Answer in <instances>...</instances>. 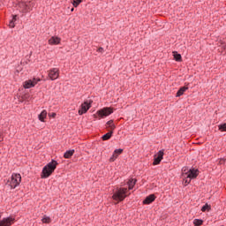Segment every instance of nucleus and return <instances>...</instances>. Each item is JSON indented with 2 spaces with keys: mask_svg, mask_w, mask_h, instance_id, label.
<instances>
[{
  "mask_svg": "<svg viewBox=\"0 0 226 226\" xmlns=\"http://www.w3.org/2000/svg\"><path fill=\"white\" fill-rule=\"evenodd\" d=\"M183 177L185 178V183L190 184L192 179H195L199 176V170L183 168Z\"/></svg>",
  "mask_w": 226,
  "mask_h": 226,
  "instance_id": "f257e3e1",
  "label": "nucleus"
},
{
  "mask_svg": "<svg viewBox=\"0 0 226 226\" xmlns=\"http://www.w3.org/2000/svg\"><path fill=\"white\" fill-rule=\"evenodd\" d=\"M128 189L127 188H118L113 193L112 199L113 200H117V202H123L125 197H128Z\"/></svg>",
  "mask_w": 226,
  "mask_h": 226,
  "instance_id": "f03ea898",
  "label": "nucleus"
},
{
  "mask_svg": "<svg viewBox=\"0 0 226 226\" xmlns=\"http://www.w3.org/2000/svg\"><path fill=\"white\" fill-rule=\"evenodd\" d=\"M57 167V162L53 160L49 163H48L42 170V177L47 178L56 170Z\"/></svg>",
  "mask_w": 226,
  "mask_h": 226,
  "instance_id": "7ed1b4c3",
  "label": "nucleus"
},
{
  "mask_svg": "<svg viewBox=\"0 0 226 226\" xmlns=\"http://www.w3.org/2000/svg\"><path fill=\"white\" fill-rule=\"evenodd\" d=\"M22 177L20 176V174L13 173L11 175V180H9V185L11 188H17V186L20 185Z\"/></svg>",
  "mask_w": 226,
  "mask_h": 226,
  "instance_id": "20e7f679",
  "label": "nucleus"
},
{
  "mask_svg": "<svg viewBox=\"0 0 226 226\" xmlns=\"http://www.w3.org/2000/svg\"><path fill=\"white\" fill-rule=\"evenodd\" d=\"M114 110L112 108H103L96 112L97 116L100 117V119L103 117H107L112 114Z\"/></svg>",
  "mask_w": 226,
  "mask_h": 226,
  "instance_id": "39448f33",
  "label": "nucleus"
},
{
  "mask_svg": "<svg viewBox=\"0 0 226 226\" xmlns=\"http://www.w3.org/2000/svg\"><path fill=\"white\" fill-rule=\"evenodd\" d=\"M40 82V79L34 78L32 79H28L24 82L23 86L25 89H31V87H34L36 84Z\"/></svg>",
  "mask_w": 226,
  "mask_h": 226,
  "instance_id": "423d86ee",
  "label": "nucleus"
},
{
  "mask_svg": "<svg viewBox=\"0 0 226 226\" xmlns=\"http://www.w3.org/2000/svg\"><path fill=\"white\" fill-rule=\"evenodd\" d=\"M15 223V217L9 216L0 220V226H11Z\"/></svg>",
  "mask_w": 226,
  "mask_h": 226,
  "instance_id": "0eeeda50",
  "label": "nucleus"
},
{
  "mask_svg": "<svg viewBox=\"0 0 226 226\" xmlns=\"http://www.w3.org/2000/svg\"><path fill=\"white\" fill-rule=\"evenodd\" d=\"M48 76L50 79V80H56V79H59V69L58 68H52L49 71H48Z\"/></svg>",
  "mask_w": 226,
  "mask_h": 226,
  "instance_id": "6e6552de",
  "label": "nucleus"
},
{
  "mask_svg": "<svg viewBox=\"0 0 226 226\" xmlns=\"http://www.w3.org/2000/svg\"><path fill=\"white\" fill-rule=\"evenodd\" d=\"M88 109H91V102L86 101L85 103L81 104V108L79 109L78 113L79 116H82V114L87 112Z\"/></svg>",
  "mask_w": 226,
  "mask_h": 226,
  "instance_id": "1a4fd4ad",
  "label": "nucleus"
},
{
  "mask_svg": "<svg viewBox=\"0 0 226 226\" xmlns=\"http://www.w3.org/2000/svg\"><path fill=\"white\" fill-rule=\"evenodd\" d=\"M163 160V150H160L154 158L153 165H160V162Z\"/></svg>",
  "mask_w": 226,
  "mask_h": 226,
  "instance_id": "9d476101",
  "label": "nucleus"
},
{
  "mask_svg": "<svg viewBox=\"0 0 226 226\" xmlns=\"http://www.w3.org/2000/svg\"><path fill=\"white\" fill-rule=\"evenodd\" d=\"M60 43H61V38H59L57 36H52L49 40V45H59Z\"/></svg>",
  "mask_w": 226,
  "mask_h": 226,
  "instance_id": "9b49d317",
  "label": "nucleus"
},
{
  "mask_svg": "<svg viewBox=\"0 0 226 226\" xmlns=\"http://www.w3.org/2000/svg\"><path fill=\"white\" fill-rule=\"evenodd\" d=\"M123 153V149L119 148V149H116L112 154V156L110 157L109 161L110 162H115L116 158H117V156H119V154H121Z\"/></svg>",
  "mask_w": 226,
  "mask_h": 226,
  "instance_id": "f8f14e48",
  "label": "nucleus"
},
{
  "mask_svg": "<svg viewBox=\"0 0 226 226\" xmlns=\"http://www.w3.org/2000/svg\"><path fill=\"white\" fill-rule=\"evenodd\" d=\"M26 11H31L34 6H36V4H34V1L33 0H28L26 2Z\"/></svg>",
  "mask_w": 226,
  "mask_h": 226,
  "instance_id": "ddd939ff",
  "label": "nucleus"
},
{
  "mask_svg": "<svg viewBox=\"0 0 226 226\" xmlns=\"http://www.w3.org/2000/svg\"><path fill=\"white\" fill-rule=\"evenodd\" d=\"M154 199H156L154 194H150L144 200L143 204H151V202H154Z\"/></svg>",
  "mask_w": 226,
  "mask_h": 226,
  "instance_id": "4468645a",
  "label": "nucleus"
},
{
  "mask_svg": "<svg viewBox=\"0 0 226 226\" xmlns=\"http://www.w3.org/2000/svg\"><path fill=\"white\" fill-rule=\"evenodd\" d=\"M18 6H19L20 11H22V13H26L27 7H26V2H20Z\"/></svg>",
  "mask_w": 226,
  "mask_h": 226,
  "instance_id": "2eb2a0df",
  "label": "nucleus"
},
{
  "mask_svg": "<svg viewBox=\"0 0 226 226\" xmlns=\"http://www.w3.org/2000/svg\"><path fill=\"white\" fill-rule=\"evenodd\" d=\"M107 128H109L110 132L116 130V125L114 124V120H109L106 124Z\"/></svg>",
  "mask_w": 226,
  "mask_h": 226,
  "instance_id": "dca6fc26",
  "label": "nucleus"
},
{
  "mask_svg": "<svg viewBox=\"0 0 226 226\" xmlns=\"http://www.w3.org/2000/svg\"><path fill=\"white\" fill-rule=\"evenodd\" d=\"M137 183V180L136 179H133V178H131L128 182H127V185L129 186V190H133V186H135Z\"/></svg>",
  "mask_w": 226,
  "mask_h": 226,
  "instance_id": "f3484780",
  "label": "nucleus"
},
{
  "mask_svg": "<svg viewBox=\"0 0 226 226\" xmlns=\"http://www.w3.org/2000/svg\"><path fill=\"white\" fill-rule=\"evenodd\" d=\"M188 89L187 87H182L177 93V96H183V94H185V93L186 92V90Z\"/></svg>",
  "mask_w": 226,
  "mask_h": 226,
  "instance_id": "a211bd4d",
  "label": "nucleus"
},
{
  "mask_svg": "<svg viewBox=\"0 0 226 226\" xmlns=\"http://www.w3.org/2000/svg\"><path fill=\"white\" fill-rule=\"evenodd\" d=\"M45 117H47V110H42L39 115V119L41 121V123H44Z\"/></svg>",
  "mask_w": 226,
  "mask_h": 226,
  "instance_id": "6ab92c4d",
  "label": "nucleus"
},
{
  "mask_svg": "<svg viewBox=\"0 0 226 226\" xmlns=\"http://www.w3.org/2000/svg\"><path fill=\"white\" fill-rule=\"evenodd\" d=\"M75 153V150H69V151H66L64 154V158H71L73 156Z\"/></svg>",
  "mask_w": 226,
  "mask_h": 226,
  "instance_id": "aec40b11",
  "label": "nucleus"
},
{
  "mask_svg": "<svg viewBox=\"0 0 226 226\" xmlns=\"http://www.w3.org/2000/svg\"><path fill=\"white\" fill-rule=\"evenodd\" d=\"M112 131H109V132H107L106 134H104L102 136V140H109L110 139V137H112Z\"/></svg>",
  "mask_w": 226,
  "mask_h": 226,
  "instance_id": "412c9836",
  "label": "nucleus"
},
{
  "mask_svg": "<svg viewBox=\"0 0 226 226\" xmlns=\"http://www.w3.org/2000/svg\"><path fill=\"white\" fill-rule=\"evenodd\" d=\"M175 61H181V54H177V52H173Z\"/></svg>",
  "mask_w": 226,
  "mask_h": 226,
  "instance_id": "4be33fe9",
  "label": "nucleus"
},
{
  "mask_svg": "<svg viewBox=\"0 0 226 226\" xmlns=\"http://www.w3.org/2000/svg\"><path fill=\"white\" fill-rule=\"evenodd\" d=\"M210 210H211V206H209L208 204L204 205V206L202 207V208H201V211H202L203 213H205V211H210Z\"/></svg>",
  "mask_w": 226,
  "mask_h": 226,
  "instance_id": "5701e85b",
  "label": "nucleus"
},
{
  "mask_svg": "<svg viewBox=\"0 0 226 226\" xmlns=\"http://www.w3.org/2000/svg\"><path fill=\"white\" fill-rule=\"evenodd\" d=\"M41 222H42V223H50L51 220H50V217L44 216L41 219Z\"/></svg>",
  "mask_w": 226,
  "mask_h": 226,
  "instance_id": "b1692460",
  "label": "nucleus"
},
{
  "mask_svg": "<svg viewBox=\"0 0 226 226\" xmlns=\"http://www.w3.org/2000/svg\"><path fill=\"white\" fill-rule=\"evenodd\" d=\"M193 223H194L195 226H200V225L202 224V220H200V219H195V220L193 221Z\"/></svg>",
  "mask_w": 226,
  "mask_h": 226,
  "instance_id": "393cba45",
  "label": "nucleus"
},
{
  "mask_svg": "<svg viewBox=\"0 0 226 226\" xmlns=\"http://www.w3.org/2000/svg\"><path fill=\"white\" fill-rule=\"evenodd\" d=\"M80 3H82V0H73L72 4L75 8H77V6L80 4Z\"/></svg>",
  "mask_w": 226,
  "mask_h": 226,
  "instance_id": "a878e982",
  "label": "nucleus"
},
{
  "mask_svg": "<svg viewBox=\"0 0 226 226\" xmlns=\"http://www.w3.org/2000/svg\"><path fill=\"white\" fill-rule=\"evenodd\" d=\"M219 130H221V132H226V124H222L219 126Z\"/></svg>",
  "mask_w": 226,
  "mask_h": 226,
  "instance_id": "bb28decb",
  "label": "nucleus"
},
{
  "mask_svg": "<svg viewBox=\"0 0 226 226\" xmlns=\"http://www.w3.org/2000/svg\"><path fill=\"white\" fill-rule=\"evenodd\" d=\"M97 52H99L100 54H103V52H105V50L103 49V48L101 47L97 49Z\"/></svg>",
  "mask_w": 226,
  "mask_h": 226,
  "instance_id": "cd10ccee",
  "label": "nucleus"
},
{
  "mask_svg": "<svg viewBox=\"0 0 226 226\" xmlns=\"http://www.w3.org/2000/svg\"><path fill=\"white\" fill-rule=\"evenodd\" d=\"M11 22H13L15 24V22H17V15H14L12 19L11 20Z\"/></svg>",
  "mask_w": 226,
  "mask_h": 226,
  "instance_id": "c85d7f7f",
  "label": "nucleus"
},
{
  "mask_svg": "<svg viewBox=\"0 0 226 226\" xmlns=\"http://www.w3.org/2000/svg\"><path fill=\"white\" fill-rule=\"evenodd\" d=\"M9 26H11L12 28L15 27V23L13 21H10Z\"/></svg>",
  "mask_w": 226,
  "mask_h": 226,
  "instance_id": "c756f323",
  "label": "nucleus"
},
{
  "mask_svg": "<svg viewBox=\"0 0 226 226\" xmlns=\"http://www.w3.org/2000/svg\"><path fill=\"white\" fill-rule=\"evenodd\" d=\"M49 117H56V113H49Z\"/></svg>",
  "mask_w": 226,
  "mask_h": 226,
  "instance_id": "7c9ffc66",
  "label": "nucleus"
},
{
  "mask_svg": "<svg viewBox=\"0 0 226 226\" xmlns=\"http://www.w3.org/2000/svg\"><path fill=\"white\" fill-rule=\"evenodd\" d=\"M1 140H3V138H1V136H0V141H1Z\"/></svg>",
  "mask_w": 226,
  "mask_h": 226,
  "instance_id": "2f4dec72",
  "label": "nucleus"
},
{
  "mask_svg": "<svg viewBox=\"0 0 226 226\" xmlns=\"http://www.w3.org/2000/svg\"><path fill=\"white\" fill-rule=\"evenodd\" d=\"M71 11H73V8Z\"/></svg>",
  "mask_w": 226,
  "mask_h": 226,
  "instance_id": "473e14b6",
  "label": "nucleus"
},
{
  "mask_svg": "<svg viewBox=\"0 0 226 226\" xmlns=\"http://www.w3.org/2000/svg\"><path fill=\"white\" fill-rule=\"evenodd\" d=\"M0 218H1V215H0Z\"/></svg>",
  "mask_w": 226,
  "mask_h": 226,
  "instance_id": "72a5a7b5",
  "label": "nucleus"
}]
</instances>
